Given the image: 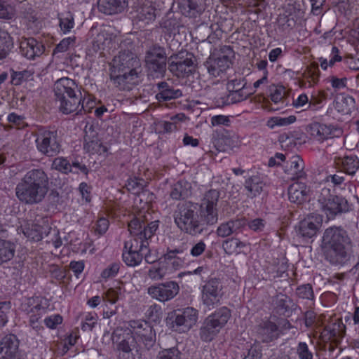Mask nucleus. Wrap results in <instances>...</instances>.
<instances>
[{
	"mask_svg": "<svg viewBox=\"0 0 359 359\" xmlns=\"http://www.w3.org/2000/svg\"><path fill=\"white\" fill-rule=\"evenodd\" d=\"M52 167L64 174H68L72 170V163L64 157L55 158L53 161Z\"/></svg>",
	"mask_w": 359,
	"mask_h": 359,
	"instance_id": "nucleus-50",
	"label": "nucleus"
},
{
	"mask_svg": "<svg viewBox=\"0 0 359 359\" xmlns=\"http://www.w3.org/2000/svg\"><path fill=\"white\" fill-rule=\"evenodd\" d=\"M307 133L316 140L323 141L338 136L340 130L332 125H326L318 122L309 124L306 128Z\"/></svg>",
	"mask_w": 359,
	"mask_h": 359,
	"instance_id": "nucleus-19",
	"label": "nucleus"
},
{
	"mask_svg": "<svg viewBox=\"0 0 359 359\" xmlns=\"http://www.w3.org/2000/svg\"><path fill=\"white\" fill-rule=\"evenodd\" d=\"M185 117L184 114H179L171 117L172 121H161L157 123L159 133H170L177 130L178 126L175 121V119L182 121Z\"/></svg>",
	"mask_w": 359,
	"mask_h": 359,
	"instance_id": "nucleus-43",
	"label": "nucleus"
},
{
	"mask_svg": "<svg viewBox=\"0 0 359 359\" xmlns=\"http://www.w3.org/2000/svg\"><path fill=\"white\" fill-rule=\"evenodd\" d=\"M151 238L133 236V238L124 243V250H129L143 252L149 248V240Z\"/></svg>",
	"mask_w": 359,
	"mask_h": 359,
	"instance_id": "nucleus-39",
	"label": "nucleus"
},
{
	"mask_svg": "<svg viewBox=\"0 0 359 359\" xmlns=\"http://www.w3.org/2000/svg\"><path fill=\"white\" fill-rule=\"evenodd\" d=\"M223 286L217 278L209 280L202 288V301L209 309H214L223 296Z\"/></svg>",
	"mask_w": 359,
	"mask_h": 359,
	"instance_id": "nucleus-14",
	"label": "nucleus"
},
{
	"mask_svg": "<svg viewBox=\"0 0 359 359\" xmlns=\"http://www.w3.org/2000/svg\"><path fill=\"white\" fill-rule=\"evenodd\" d=\"M233 56L234 52L231 46L222 47L216 57H209L205 63L209 74L214 77L219 76L229 68Z\"/></svg>",
	"mask_w": 359,
	"mask_h": 359,
	"instance_id": "nucleus-10",
	"label": "nucleus"
},
{
	"mask_svg": "<svg viewBox=\"0 0 359 359\" xmlns=\"http://www.w3.org/2000/svg\"><path fill=\"white\" fill-rule=\"evenodd\" d=\"M179 292L178 283L172 280L158 283L147 289V293L151 298L162 302L173 299Z\"/></svg>",
	"mask_w": 359,
	"mask_h": 359,
	"instance_id": "nucleus-15",
	"label": "nucleus"
},
{
	"mask_svg": "<svg viewBox=\"0 0 359 359\" xmlns=\"http://www.w3.org/2000/svg\"><path fill=\"white\" fill-rule=\"evenodd\" d=\"M196 65L195 56L187 50L174 53L168 58V69L177 78H185L192 74Z\"/></svg>",
	"mask_w": 359,
	"mask_h": 359,
	"instance_id": "nucleus-8",
	"label": "nucleus"
},
{
	"mask_svg": "<svg viewBox=\"0 0 359 359\" xmlns=\"http://www.w3.org/2000/svg\"><path fill=\"white\" fill-rule=\"evenodd\" d=\"M111 39H108L105 33L101 32L96 35L91 43V46L88 49V55L94 56L97 53H100L102 56L103 51L110 43Z\"/></svg>",
	"mask_w": 359,
	"mask_h": 359,
	"instance_id": "nucleus-36",
	"label": "nucleus"
},
{
	"mask_svg": "<svg viewBox=\"0 0 359 359\" xmlns=\"http://www.w3.org/2000/svg\"><path fill=\"white\" fill-rule=\"evenodd\" d=\"M169 319L175 331L186 332L196 323L198 311L193 307L178 309L169 315Z\"/></svg>",
	"mask_w": 359,
	"mask_h": 359,
	"instance_id": "nucleus-11",
	"label": "nucleus"
},
{
	"mask_svg": "<svg viewBox=\"0 0 359 359\" xmlns=\"http://www.w3.org/2000/svg\"><path fill=\"white\" fill-rule=\"evenodd\" d=\"M191 185L186 180H180L170 187V196L173 200H181L188 198L191 194Z\"/></svg>",
	"mask_w": 359,
	"mask_h": 359,
	"instance_id": "nucleus-35",
	"label": "nucleus"
},
{
	"mask_svg": "<svg viewBox=\"0 0 359 359\" xmlns=\"http://www.w3.org/2000/svg\"><path fill=\"white\" fill-rule=\"evenodd\" d=\"M173 217L177 226L185 233L196 236L201 234L204 230L199 219L198 203L191 201L178 203Z\"/></svg>",
	"mask_w": 359,
	"mask_h": 359,
	"instance_id": "nucleus-3",
	"label": "nucleus"
},
{
	"mask_svg": "<svg viewBox=\"0 0 359 359\" xmlns=\"http://www.w3.org/2000/svg\"><path fill=\"white\" fill-rule=\"evenodd\" d=\"M242 359H261L262 351L259 345L254 344L241 355Z\"/></svg>",
	"mask_w": 359,
	"mask_h": 359,
	"instance_id": "nucleus-61",
	"label": "nucleus"
},
{
	"mask_svg": "<svg viewBox=\"0 0 359 359\" xmlns=\"http://www.w3.org/2000/svg\"><path fill=\"white\" fill-rule=\"evenodd\" d=\"M11 83L13 86L21 85L23 82L27 81L28 79L32 76V73L28 70L17 72L11 69Z\"/></svg>",
	"mask_w": 359,
	"mask_h": 359,
	"instance_id": "nucleus-49",
	"label": "nucleus"
},
{
	"mask_svg": "<svg viewBox=\"0 0 359 359\" xmlns=\"http://www.w3.org/2000/svg\"><path fill=\"white\" fill-rule=\"evenodd\" d=\"M327 93L325 91H319L317 94L313 95L309 100L308 109L316 111L320 109V104L327 99Z\"/></svg>",
	"mask_w": 359,
	"mask_h": 359,
	"instance_id": "nucleus-53",
	"label": "nucleus"
},
{
	"mask_svg": "<svg viewBox=\"0 0 359 359\" xmlns=\"http://www.w3.org/2000/svg\"><path fill=\"white\" fill-rule=\"evenodd\" d=\"M13 46V39L11 35L0 29V61L8 57Z\"/></svg>",
	"mask_w": 359,
	"mask_h": 359,
	"instance_id": "nucleus-40",
	"label": "nucleus"
},
{
	"mask_svg": "<svg viewBox=\"0 0 359 359\" xmlns=\"http://www.w3.org/2000/svg\"><path fill=\"white\" fill-rule=\"evenodd\" d=\"M289 163L290 167L286 169V172L290 180H300L306 177V172L304 171V163L299 156H293Z\"/></svg>",
	"mask_w": 359,
	"mask_h": 359,
	"instance_id": "nucleus-33",
	"label": "nucleus"
},
{
	"mask_svg": "<svg viewBox=\"0 0 359 359\" xmlns=\"http://www.w3.org/2000/svg\"><path fill=\"white\" fill-rule=\"evenodd\" d=\"M53 91L55 99L81 93V86L76 81L68 77L57 79L54 83Z\"/></svg>",
	"mask_w": 359,
	"mask_h": 359,
	"instance_id": "nucleus-23",
	"label": "nucleus"
},
{
	"mask_svg": "<svg viewBox=\"0 0 359 359\" xmlns=\"http://www.w3.org/2000/svg\"><path fill=\"white\" fill-rule=\"evenodd\" d=\"M158 229V221H153L146 224L138 218L133 219L128 223V231L132 236L151 238Z\"/></svg>",
	"mask_w": 359,
	"mask_h": 359,
	"instance_id": "nucleus-22",
	"label": "nucleus"
},
{
	"mask_svg": "<svg viewBox=\"0 0 359 359\" xmlns=\"http://www.w3.org/2000/svg\"><path fill=\"white\" fill-rule=\"evenodd\" d=\"M143 255V252L129 250H123L122 257L123 262L127 266L135 267L142 262Z\"/></svg>",
	"mask_w": 359,
	"mask_h": 359,
	"instance_id": "nucleus-45",
	"label": "nucleus"
},
{
	"mask_svg": "<svg viewBox=\"0 0 359 359\" xmlns=\"http://www.w3.org/2000/svg\"><path fill=\"white\" fill-rule=\"evenodd\" d=\"M15 252V245L10 241L0 239V265L11 260Z\"/></svg>",
	"mask_w": 359,
	"mask_h": 359,
	"instance_id": "nucleus-41",
	"label": "nucleus"
},
{
	"mask_svg": "<svg viewBox=\"0 0 359 359\" xmlns=\"http://www.w3.org/2000/svg\"><path fill=\"white\" fill-rule=\"evenodd\" d=\"M264 183L261 178L257 176H252L245 182V189L248 191L247 196L249 198H255L259 195L263 191Z\"/></svg>",
	"mask_w": 359,
	"mask_h": 359,
	"instance_id": "nucleus-38",
	"label": "nucleus"
},
{
	"mask_svg": "<svg viewBox=\"0 0 359 359\" xmlns=\"http://www.w3.org/2000/svg\"><path fill=\"white\" fill-rule=\"evenodd\" d=\"M144 62L149 75L156 78L164 77L168 65L165 48L158 44L151 46L145 52Z\"/></svg>",
	"mask_w": 359,
	"mask_h": 359,
	"instance_id": "nucleus-6",
	"label": "nucleus"
},
{
	"mask_svg": "<svg viewBox=\"0 0 359 359\" xmlns=\"http://www.w3.org/2000/svg\"><path fill=\"white\" fill-rule=\"evenodd\" d=\"M114 85L121 90H130L138 82V72L110 74Z\"/></svg>",
	"mask_w": 359,
	"mask_h": 359,
	"instance_id": "nucleus-24",
	"label": "nucleus"
},
{
	"mask_svg": "<svg viewBox=\"0 0 359 359\" xmlns=\"http://www.w3.org/2000/svg\"><path fill=\"white\" fill-rule=\"evenodd\" d=\"M43 228L39 226H32V227L26 228L24 231V234L29 239L39 241L43 238Z\"/></svg>",
	"mask_w": 359,
	"mask_h": 359,
	"instance_id": "nucleus-55",
	"label": "nucleus"
},
{
	"mask_svg": "<svg viewBox=\"0 0 359 359\" xmlns=\"http://www.w3.org/2000/svg\"><path fill=\"white\" fill-rule=\"evenodd\" d=\"M45 50V46L41 42L30 37H22L20 41V53L28 60H34L41 56Z\"/></svg>",
	"mask_w": 359,
	"mask_h": 359,
	"instance_id": "nucleus-21",
	"label": "nucleus"
},
{
	"mask_svg": "<svg viewBox=\"0 0 359 359\" xmlns=\"http://www.w3.org/2000/svg\"><path fill=\"white\" fill-rule=\"evenodd\" d=\"M127 6L126 0H99L97 2L99 11L106 15L120 13Z\"/></svg>",
	"mask_w": 359,
	"mask_h": 359,
	"instance_id": "nucleus-31",
	"label": "nucleus"
},
{
	"mask_svg": "<svg viewBox=\"0 0 359 359\" xmlns=\"http://www.w3.org/2000/svg\"><path fill=\"white\" fill-rule=\"evenodd\" d=\"M128 190L134 194L142 191L145 186V182L142 179L134 177L128 180L126 184Z\"/></svg>",
	"mask_w": 359,
	"mask_h": 359,
	"instance_id": "nucleus-52",
	"label": "nucleus"
},
{
	"mask_svg": "<svg viewBox=\"0 0 359 359\" xmlns=\"http://www.w3.org/2000/svg\"><path fill=\"white\" fill-rule=\"evenodd\" d=\"M334 163L339 169L349 175H354L359 169V158L355 155L336 157Z\"/></svg>",
	"mask_w": 359,
	"mask_h": 359,
	"instance_id": "nucleus-30",
	"label": "nucleus"
},
{
	"mask_svg": "<svg viewBox=\"0 0 359 359\" xmlns=\"http://www.w3.org/2000/svg\"><path fill=\"white\" fill-rule=\"evenodd\" d=\"M220 193L217 189L205 192L198 205L199 219L204 225H214L218 221L217 203Z\"/></svg>",
	"mask_w": 359,
	"mask_h": 359,
	"instance_id": "nucleus-9",
	"label": "nucleus"
},
{
	"mask_svg": "<svg viewBox=\"0 0 359 359\" xmlns=\"http://www.w3.org/2000/svg\"><path fill=\"white\" fill-rule=\"evenodd\" d=\"M76 43V37L71 36L63 39L54 48L53 54L64 53L74 47Z\"/></svg>",
	"mask_w": 359,
	"mask_h": 359,
	"instance_id": "nucleus-54",
	"label": "nucleus"
},
{
	"mask_svg": "<svg viewBox=\"0 0 359 359\" xmlns=\"http://www.w3.org/2000/svg\"><path fill=\"white\" fill-rule=\"evenodd\" d=\"M27 304L29 307L27 313L30 314V325L36 330H40L42 326L39 323V319L46 313V308L41 305L38 297L29 299Z\"/></svg>",
	"mask_w": 359,
	"mask_h": 359,
	"instance_id": "nucleus-29",
	"label": "nucleus"
},
{
	"mask_svg": "<svg viewBox=\"0 0 359 359\" xmlns=\"http://www.w3.org/2000/svg\"><path fill=\"white\" fill-rule=\"evenodd\" d=\"M306 76L311 78L313 83H316L318 80L320 71L318 69V64L313 62L311 64L305 72Z\"/></svg>",
	"mask_w": 359,
	"mask_h": 359,
	"instance_id": "nucleus-62",
	"label": "nucleus"
},
{
	"mask_svg": "<svg viewBox=\"0 0 359 359\" xmlns=\"http://www.w3.org/2000/svg\"><path fill=\"white\" fill-rule=\"evenodd\" d=\"M48 191V178L41 168L28 171L17 184L15 192L17 198L26 205L40 203Z\"/></svg>",
	"mask_w": 359,
	"mask_h": 359,
	"instance_id": "nucleus-2",
	"label": "nucleus"
},
{
	"mask_svg": "<svg viewBox=\"0 0 359 359\" xmlns=\"http://www.w3.org/2000/svg\"><path fill=\"white\" fill-rule=\"evenodd\" d=\"M257 339L262 342L269 344L277 340L281 335L279 327L271 320L262 321L255 327Z\"/></svg>",
	"mask_w": 359,
	"mask_h": 359,
	"instance_id": "nucleus-17",
	"label": "nucleus"
},
{
	"mask_svg": "<svg viewBox=\"0 0 359 359\" xmlns=\"http://www.w3.org/2000/svg\"><path fill=\"white\" fill-rule=\"evenodd\" d=\"M346 333V326L340 320L327 325L320 334L323 341H332L335 344L339 343Z\"/></svg>",
	"mask_w": 359,
	"mask_h": 359,
	"instance_id": "nucleus-27",
	"label": "nucleus"
},
{
	"mask_svg": "<svg viewBox=\"0 0 359 359\" xmlns=\"http://www.w3.org/2000/svg\"><path fill=\"white\" fill-rule=\"evenodd\" d=\"M59 26L63 34L70 32L74 27V16L70 11H66L58 14Z\"/></svg>",
	"mask_w": 359,
	"mask_h": 359,
	"instance_id": "nucleus-44",
	"label": "nucleus"
},
{
	"mask_svg": "<svg viewBox=\"0 0 359 359\" xmlns=\"http://www.w3.org/2000/svg\"><path fill=\"white\" fill-rule=\"evenodd\" d=\"M157 87L159 92L156 95V98L158 102L175 100L182 96L180 89H175L165 81L158 83Z\"/></svg>",
	"mask_w": 359,
	"mask_h": 359,
	"instance_id": "nucleus-32",
	"label": "nucleus"
},
{
	"mask_svg": "<svg viewBox=\"0 0 359 359\" xmlns=\"http://www.w3.org/2000/svg\"><path fill=\"white\" fill-rule=\"evenodd\" d=\"M137 18L139 21L149 24L156 18V8L151 4H144L137 10Z\"/></svg>",
	"mask_w": 359,
	"mask_h": 359,
	"instance_id": "nucleus-42",
	"label": "nucleus"
},
{
	"mask_svg": "<svg viewBox=\"0 0 359 359\" xmlns=\"http://www.w3.org/2000/svg\"><path fill=\"white\" fill-rule=\"evenodd\" d=\"M15 15V11L12 6L5 1L0 0V18L11 20Z\"/></svg>",
	"mask_w": 359,
	"mask_h": 359,
	"instance_id": "nucleus-59",
	"label": "nucleus"
},
{
	"mask_svg": "<svg viewBox=\"0 0 359 359\" xmlns=\"http://www.w3.org/2000/svg\"><path fill=\"white\" fill-rule=\"evenodd\" d=\"M59 103V110L64 114H74L75 115H82L83 111H89L87 105L84 106L86 97L81 93L72 94V95L62 97L55 99Z\"/></svg>",
	"mask_w": 359,
	"mask_h": 359,
	"instance_id": "nucleus-13",
	"label": "nucleus"
},
{
	"mask_svg": "<svg viewBox=\"0 0 359 359\" xmlns=\"http://www.w3.org/2000/svg\"><path fill=\"white\" fill-rule=\"evenodd\" d=\"M296 293L302 299H312L314 297L313 289L310 284H305L298 287Z\"/></svg>",
	"mask_w": 359,
	"mask_h": 359,
	"instance_id": "nucleus-60",
	"label": "nucleus"
},
{
	"mask_svg": "<svg viewBox=\"0 0 359 359\" xmlns=\"http://www.w3.org/2000/svg\"><path fill=\"white\" fill-rule=\"evenodd\" d=\"M116 343L118 344V350L126 354H129L135 347V337L130 333H128L126 336H123V339L120 341L116 340Z\"/></svg>",
	"mask_w": 359,
	"mask_h": 359,
	"instance_id": "nucleus-47",
	"label": "nucleus"
},
{
	"mask_svg": "<svg viewBox=\"0 0 359 359\" xmlns=\"http://www.w3.org/2000/svg\"><path fill=\"white\" fill-rule=\"evenodd\" d=\"M249 228L254 231H262L264 230L266 222L263 219L256 218L248 222Z\"/></svg>",
	"mask_w": 359,
	"mask_h": 359,
	"instance_id": "nucleus-64",
	"label": "nucleus"
},
{
	"mask_svg": "<svg viewBox=\"0 0 359 359\" xmlns=\"http://www.w3.org/2000/svg\"><path fill=\"white\" fill-rule=\"evenodd\" d=\"M272 304L279 315H287L291 312L293 305L292 299L285 294H278L273 297Z\"/></svg>",
	"mask_w": 359,
	"mask_h": 359,
	"instance_id": "nucleus-37",
	"label": "nucleus"
},
{
	"mask_svg": "<svg viewBox=\"0 0 359 359\" xmlns=\"http://www.w3.org/2000/svg\"><path fill=\"white\" fill-rule=\"evenodd\" d=\"M202 10V7L196 0H186L182 8L183 14L189 18H196Z\"/></svg>",
	"mask_w": 359,
	"mask_h": 359,
	"instance_id": "nucleus-46",
	"label": "nucleus"
},
{
	"mask_svg": "<svg viewBox=\"0 0 359 359\" xmlns=\"http://www.w3.org/2000/svg\"><path fill=\"white\" fill-rule=\"evenodd\" d=\"M323 217L318 214H310L299 224V234L304 238H311L315 236L321 227Z\"/></svg>",
	"mask_w": 359,
	"mask_h": 359,
	"instance_id": "nucleus-20",
	"label": "nucleus"
},
{
	"mask_svg": "<svg viewBox=\"0 0 359 359\" xmlns=\"http://www.w3.org/2000/svg\"><path fill=\"white\" fill-rule=\"evenodd\" d=\"M296 353L299 359H313V354L305 342H299L296 348Z\"/></svg>",
	"mask_w": 359,
	"mask_h": 359,
	"instance_id": "nucleus-56",
	"label": "nucleus"
},
{
	"mask_svg": "<svg viewBox=\"0 0 359 359\" xmlns=\"http://www.w3.org/2000/svg\"><path fill=\"white\" fill-rule=\"evenodd\" d=\"M321 210L329 219H334L337 215L349 211L348 201L340 196L332 194L329 189H323L318 199Z\"/></svg>",
	"mask_w": 359,
	"mask_h": 359,
	"instance_id": "nucleus-7",
	"label": "nucleus"
},
{
	"mask_svg": "<svg viewBox=\"0 0 359 359\" xmlns=\"http://www.w3.org/2000/svg\"><path fill=\"white\" fill-rule=\"evenodd\" d=\"M246 224V219L244 218L230 219L220 224L217 229L216 233L218 236L226 238L232 234L241 233Z\"/></svg>",
	"mask_w": 359,
	"mask_h": 359,
	"instance_id": "nucleus-28",
	"label": "nucleus"
},
{
	"mask_svg": "<svg viewBox=\"0 0 359 359\" xmlns=\"http://www.w3.org/2000/svg\"><path fill=\"white\" fill-rule=\"evenodd\" d=\"M188 251L187 248L184 245L179 246L173 250L168 248L166 252L163 255V258L171 259L175 258V257H184V255L187 254Z\"/></svg>",
	"mask_w": 359,
	"mask_h": 359,
	"instance_id": "nucleus-58",
	"label": "nucleus"
},
{
	"mask_svg": "<svg viewBox=\"0 0 359 359\" xmlns=\"http://www.w3.org/2000/svg\"><path fill=\"white\" fill-rule=\"evenodd\" d=\"M83 139V147L88 152L101 154L107 151V147L102 145L100 140L97 137V133L93 129L92 125L89 127L86 126Z\"/></svg>",
	"mask_w": 359,
	"mask_h": 359,
	"instance_id": "nucleus-26",
	"label": "nucleus"
},
{
	"mask_svg": "<svg viewBox=\"0 0 359 359\" xmlns=\"http://www.w3.org/2000/svg\"><path fill=\"white\" fill-rule=\"evenodd\" d=\"M129 326L131 332L139 341H142L147 349L151 348L156 342V333L150 324L144 320H130Z\"/></svg>",
	"mask_w": 359,
	"mask_h": 359,
	"instance_id": "nucleus-16",
	"label": "nucleus"
},
{
	"mask_svg": "<svg viewBox=\"0 0 359 359\" xmlns=\"http://www.w3.org/2000/svg\"><path fill=\"white\" fill-rule=\"evenodd\" d=\"M35 142L38 151L46 156H55L61 151L62 140L55 128H39Z\"/></svg>",
	"mask_w": 359,
	"mask_h": 359,
	"instance_id": "nucleus-5",
	"label": "nucleus"
},
{
	"mask_svg": "<svg viewBox=\"0 0 359 359\" xmlns=\"http://www.w3.org/2000/svg\"><path fill=\"white\" fill-rule=\"evenodd\" d=\"M351 241L346 230L331 226L323 233L321 250L326 260L334 265H345L354 258L349 249Z\"/></svg>",
	"mask_w": 359,
	"mask_h": 359,
	"instance_id": "nucleus-1",
	"label": "nucleus"
},
{
	"mask_svg": "<svg viewBox=\"0 0 359 359\" xmlns=\"http://www.w3.org/2000/svg\"><path fill=\"white\" fill-rule=\"evenodd\" d=\"M244 246L245 244L236 238L226 239L222 243V248L228 255L236 253L238 248H241Z\"/></svg>",
	"mask_w": 359,
	"mask_h": 359,
	"instance_id": "nucleus-48",
	"label": "nucleus"
},
{
	"mask_svg": "<svg viewBox=\"0 0 359 359\" xmlns=\"http://www.w3.org/2000/svg\"><path fill=\"white\" fill-rule=\"evenodd\" d=\"M109 224V223L107 219L101 217L95 224V231L99 235H102L107 231Z\"/></svg>",
	"mask_w": 359,
	"mask_h": 359,
	"instance_id": "nucleus-63",
	"label": "nucleus"
},
{
	"mask_svg": "<svg viewBox=\"0 0 359 359\" xmlns=\"http://www.w3.org/2000/svg\"><path fill=\"white\" fill-rule=\"evenodd\" d=\"M110 66V74L131 72L137 71L140 67V62L135 53L124 50L114 56Z\"/></svg>",
	"mask_w": 359,
	"mask_h": 359,
	"instance_id": "nucleus-12",
	"label": "nucleus"
},
{
	"mask_svg": "<svg viewBox=\"0 0 359 359\" xmlns=\"http://www.w3.org/2000/svg\"><path fill=\"white\" fill-rule=\"evenodd\" d=\"M182 353L177 347L164 348L160 351L156 359H182Z\"/></svg>",
	"mask_w": 359,
	"mask_h": 359,
	"instance_id": "nucleus-51",
	"label": "nucleus"
},
{
	"mask_svg": "<svg viewBox=\"0 0 359 359\" xmlns=\"http://www.w3.org/2000/svg\"><path fill=\"white\" fill-rule=\"evenodd\" d=\"M226 89L235 102H240L248 97L250 93L245 92L246 81L241 74H233L227 78Z\"/></svg>",
	"mask_w": 359,
	"mask_h": 359,
	"instance_id": "nucleus-18",
	"label": "nucleus"
},
{
	"mask_svg": "<svg viewBox=\"0 0 359 359\" xmlns=\"http://www.w3.org/2000/svg\"><path fill=\"white\" fill-rule=\"evenodd\" d=\"M307 187L304 183H293L288 187L287 194L290 202L301 204L306 200Z\"/></svg>",
	"mask_w": 359,
	"mask_h": 359,
	"instance_id": "nucleus-34",
	"label": "nucleus"
},
{
	"mask_svg": "<svg viewBox=\"0 0 359 359\" xmlns=\"http://www.w3.org/2000/svg\"><path fill=\"white\" fill-rule=\"evenodd\" d=\"M19 341L14 334H8L0 341V359H20Z\"/></svg>",
	"mask_w": 359,
	"mask_h": 359,
	"instance_id": "nucleus-25",
	"label": "nucleus"
},
{
	"mask_svg": "<svg viewBox=\"0 0 359 359\" xmlns=\"http://www.w3.org/2000/svg\"><path fill=\"white\" fill-rule=\"evenodd\" d=\"M231 316V311L226 306L219 308L208 316L200 329L201 339L204 341H212L225 326Z\"/></svg>",
	"mask_w": 359,
	"mask_h": 359,
	"instance_id": "nucleus-4",
	"label": "nucleus"
},
{
	"mask_svg": "<svg viewBox=\"0 0 359 359\" xmlns=\"http://www.w3.org/2000/svg\"><path fill=\"white\" fill-rule=\"evenodd\" d=\"M11 309L10 302H0V327H4L8 323Z\"/></svg>",
	"mask_w": 359,
	"mask_h": 359,
	"instance_id": "nucleus-57",
	"label": "nucleus"
}]
</instances>
